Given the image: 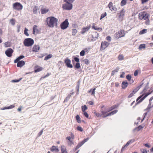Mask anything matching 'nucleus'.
Segmentation results:
<instances>
[{
	"instance_id": "1",
	"label": "nucleus",
	"mask_w": 153,
	"mask_h": 153,
	"mask_svg": "<svg viewBox=\"0 0 153 153\" xmlns=\"http://www.w3.org/2000/svg\"><path fill=\"white\" fill-rule=\"evenodd\" d=\"M58 19L55 17L51 16L46 19V22L48 26L53 27L54 26H57Z\"/></svg>"
},
{
	"instance_id": "2",
	"label": "nucleus",
	"mask_w": 153,
	"mask_h": 153,
	"mask_svg": "<svg viewBox=\"0 0 153 153\" xmlns=\"http://www.w3.org/2000/svg\"><path fill=\"white\" fill-rule=\"evenodd\" d=\"M149 15L145 11L140 13L139 14V18L140 20L143 19L146 20L145 23L146 25H149L150 24L149 19Z\"/></svg>"
},
{
	"instance_id": "3",
	"label": "nucleus",
	"mask_w": 153,
	"mask_h": 153,
	"mask_svg": "<svg viewBox=\"0 0 153 153\" xmlns=\"http://www.w3.org/2000/svg\"><path fill=\"white\" fill-rule=\"evenodd\" d=\"M33 43V40L32 39L30 38L25 39L23 42L24 45L26 47L31 46Z\"/></svg>"
},
{
	"instance_id": "4",
	"label": "nucleus",
	"mask_w": 153,
	"mask_h": 153,
	"mask_svg": "<svg viewBox=\"0 0 153 153\" xmlns=\"http://www.w3.org/2000/svg\"><path fill=\"white\" fill-rule=\"evenodd\" d=\"M125 31L124 30H120L116 33L114 35V37L117 39H119L121 37L124 36Z\"/></svg>"
},
{
	"instance_id": "5",
	"label": "nucleus",
	"mask_w": 153,
	"mask_h": 153,
	"mask_svg": "<svg viewBox=\"0 0 153 153\" xmlns=\"http://www.w3.org/2000/svg\"><path fill=\"white\" fill-rule=\"evenodd\" d=\"M69 23L68 19H66L65 20L62 22L60 25V26L62 30H65L67 29L69 26Z\"/></svg>"
},
{
	"instance_id": "6",
	"label": "nucleus",
	"mask_w": 153,
	"mask_h": 153,
	"mask_svg": "<svg viewBox=\"0 0 153 153\" xmlns=\"http://www.w3.org/2000/svg\"><path fill=\"white\" fill-rule=\"evenodd\" d=\"M151 93H146L145 95L143 94L139 97L137 99L136 101L137 102V103H139L141 102L144 99L147 97L149 94Z\"/></svg>"
},
{
	"instance_id": "7",
	"label": "nucleus",
	"mask_w": 153,
	"mask_h": 153,
	"mask_svg": "<svg viewBox=\"0 0 153 153\" xmlns=\"http://www.w3.org/2000/svg\"><path fill=\"white\" fill-rule=\"evenodd\" d=\"M125 11L123 10H121L117 13V17H118V19L120 21H122L124 17Z\"/></svg>"
},
{
	"instance_id": "8",
	"label": "nucleus",
	"mask_w": 153,
	"mask_h": 153,
	"mask_svg": "<svg viewBox=\"0 0 153 153\" xmlns=\"http://www.w3.org/2000/svg\"><path fill=\"white\" fill-rule=\"evenodd\" d=\"M72 3L66 2L63 4L62 7L63 10H71L72 8Z\"/></svg>"
},
{
	"instance_id": "9",
	"label": "nucleus",
	"mask_w": 153,
	"mask_h": 153,
	"mask_svg": "<svg viewBox=\"0 0 153 153\" xmlns=\"http://www.w3.org/2000/svg\"><path fill=\"white\" fill-rule=\"evenodd\" d=\"M13 8L16 10H22L23 6L20 3L16 2L13 4Z\"/></svg>"
},
{
	"instance_id": "10",
	"label": "nucleus",
	"mask_w": 153,
	"mask_h": 153,
	"mask_svg": "<svg viewBox=\"0 0 153 153\" xmlns=\"http://www.w3.org/2000/svg\"><path fill=\"white\" fill-rule=\"evenodd\" d=\"M13 51L11 48L7 49L5 51V54L8 57H11L12 56Z\"/></svg>"
},
{
	"instance_id": "11",
	"label": "nucleus",
	"mask_w": 153,
	"mask_h": 153,
	"mask_svg": "<svg viewBox=\"0 0 153 153\" xmlns=\"http://www.w3.org/2000/svg\"><path fill=\"white\" fill-rule=\"evenodd\" d=\"M109 43L106 42L104 41L103 42H102L101 43L100 49L101 50H104L109 45Z\"/></svg>"
},
{
	"instance_id": "12",
	"label": "nucleus",
	"mask_w": 153,
	"mask_h": 153,
	"mask_svg": "<svg viewBox=\"0 0 153 153\" xmlns=\"http://www.w3.org/2000/svg\"><path fill=\"white\" fill-rule=\"evenodd\" d=\"M89 139V138L88 137L84 139L83 141L79 143L75 148V150H76L81 146L85 142H87Z\"/></svg>"
},
{
	"instance_id": "13",
	"label": "nucleus",
	"mask_w": 153,
	"mask_h": 153,
	"mask_svg": "<svg viewBox=\"0 0 153 153\" xmlns=\"http://www.w3.org/2000/svg\"><path fill=\"white\" fill-rule=\"evenodd\" d=\"M64 62L68 67L71 68H73L72 65L71 64V61L68 58H67L65 59Z\"/></svg>"
},
{
	"instance_id": "14",
	"label": "nucleus",
	"mask_w": 153,
	"mask_h": 153,
	"mask_svg": "<svg viewBox=\"0 0 153 153\" xmlns=\"http://www.w3.org/2000/svg\"><path fill=\"white\" fill-rule=\"evenodd\" d=\"M101 113L102 115L103 116V117H104V116H106L105 114L108 112H109L108 110L107 111L106 108H105V106L103 105L101 107Z\"/></svg>"
},
{
	"instance_id": "15",
	"label": "nucleus",
	"mask_w": 153,
	"mask_h": 153,
	"mask_svg": "<svg viewBox=\"0 0 153 153\" xmlns=\"http://www.w3.org/2000/svg\"><path fill=\"white\" fill-rule=\"evenodd\" d=\"M134 141V139L128 141L126 144L124 146L122 147L121 152L124 151L130 143L133 142Z\"/></svg>"
},
{
	"instance_id": "16",
	"label": "nucleus",
	"mask_w": 153,
	"mask_h": 153,
	"mask_svg": "<svg viewBox=\"0 0 153 153\" xmlns=\"http://www.w3.org/2000/svg\"><path fill=\"white\" fill-rule=\"evenodd\" d=\"M17 66L18 67H22L23 66H24L25 64V62L23 61L22 60L21 61H18L17 62Z\"/></svg>"
},
{
	"instance_id": "17",
	"label": "nucleus",
	"mask_w": 153,
	"mask_h": 153,
	"mask_svg": "<svg viewBox=\"0 0 153 153\" xmlns=\"http://www.w3.org/2000/svg\"><path fill=\"white\" fill-rule=\"evenodd\" d=\"M50 150L51 152H53L54 151L56 152H58L59 151V149L57 146H53L50 149Z\"/></svg>"
},
{
	"instance_id": "18",
	"label": "nucleus",
	"mask_w": 153,
	"mask_h": 153,
	"mask_svg": "<svg viewBox=\"0 0 153 153\" xmlns=\"http://www.w3.org/2000/svg\"><path fill=\"white\" fill-rule=\"evenodd\" d=\"M128 83L126 81H123L122 82V88L123 89H125L127 88L128 85Z\"/></svg>"
},
{
	"instance_id": "19",
	"label": "nucleus",
	"mask_w": 153,
	"mask_h": 153,
	"mask_svg": "<svg viewBox=\"0 0 153 153\" xmlns=\"http://www.w3.org/2000/svg\"><path fill=\"white\" fill-rule=\"evenodd\" d=\"M15 104H14L13 105H10L8 107H5L4 108H1V110H4V109H9L13 108L15 107V106H16Z\"/></svg>"
},
{
	"instance_id": "20",
	"label": "nucleus",
	"mask_w": 153,
	"mask_h": 153,
	"mask_svg": "<svg viewBox=\"0 0 153 153\" xmlns=\"http://www.w3.org/2000/svg\"><path fill=\"white\" fill-rule=\"evenodd\" d=\"M62 153H68L66 148L64 146H62L61 147Z\"/></svg>"
},
{
	"instance_id": "21",
	"label": "nucleus",
	"mask_w": 153,
	"mask_h": 153,
	"mask_svg": "<svg viewBox=\"0 0 153 153\" xmlns=\"http://www.w3.org/2000/svg\"><path fill=\"white\" fill-rule=\"evenodd\" d=\"M117 111V110H115L114 111H113L107 114L106 116H104V117H107V116H111V115H113L114 114L116 113Z\"/></svg>"
},
{
	"instance_id": "22",
	"label": "nucleus",
	"mask_w": 153,
	"mask_h": 153,
	"mask_svg": "<svg viewBox=\"0 0 153 153\" xmlns=\"http://www.w3.org/2000/svg\"><path fill=\"white\" fill-rule=\"evenodd\" d=\"M90 27H89L83 28L81 31V33L82 34H84L85 32L88 31Z\"/></svg>"
},
{
	"instance_id": "23",
	"label": "nucleus",
	"mask_w": 153,
	"mask_h": 153,
	"mask_svg": "<svg viewBox=\"0 0 153 153\" xmlns=\"http://www.w3.org/2000/svg\"><path fill=\"white\" fill-rule=\"evenodd\" d=\"M119 69H120L119 67H117L116 68V69H115V70L113 71H112L111 74V76H114L116 73L118 71Z\"/></svg>"
},
{
	"instance_id": "24",
	"label": "nucleus",
	"mask_w": 153,
	"mask_h": 153,
	"mask_svg": "<svg viewBox=\"0 0 153 153\" xmlns=\"http://www.w3.org/2000/svg\"><path fill=\"white\" fill-rule=\"evenodd\" d=\"M24 57V56L23 55H21L19 56L18 58H17L14 61V62L15 63H17L20 60L23 58Z\"/></svg>"
},
{
	"instance_id": "25",
	"label": "nucleus",
	"mask_w": 153,
	"mask_h": 153,
	"mask_svg": "<svg viewBox=\"0 0 153 153\" xmlns=\"http://www.w3.org/2000/svg\"><path fill=\"white\" fill-rule=\"evenodd\" d=\"M77 30L75 29H72V35L73 36H75L77 33Z\"/></svg>"
},
{
	"instance_id": "26",
	"label": "nucleus",
	"mask_w": 153,
	"mask_h": 153,
	"mask_svg": "<svg viewBox=\"0 0 153 153\" xmlns=\"http://www.w3.org/2000/svg\"><path fill=\"white\" fill-rule=\"evenodd\" d=\"M37 26L36 25H34L33 27V34H35V33H36L37 31Z\"/></svg>"
},
{
	"instance_id": "27",
	"label": "nucleus",
	"mask_w": 153,
	"mask_h": 153,
	"mask_svg": "<svg viewBox=\"0 0 153 153\" xmlns=\"http://www.w3.org/2000/svg\"><path fill=\"white\" fill-rule=\"evenodd\" d=\"M38 50V46L37 45H34L32 51H33L37 52Z\"/></svg>"
},
{
	"instance_id": "28",
	"label": "nucleus",
	"mask_w": 153,
	"mask_h": 153,
	"mask_svg": "<svg viewBox=\"0 0 153 153\" xmlns=\"http://www.w3.org/2000/svg\"><path fill=\"white\" fill-rule=\"evenodd\" d=\"M53 55L51 54H49L46 56L44 59L45 60H47L49 59H50L52 57Z\"/></svg>"
},
{
	"instance_id": "29",
	"label": "nucleus",
	"mask_w": 153,
	"mask_h": 153,
	"mask_svg": "<svg viewBox=\"0 0 153 153\" xmlns=\"http://www.w3.org/2000/svg\"><path fill=\"white\" fill-rule=\"evenodd\" d=\"M141 86V85L137 87L136 88L134 89L133 91H132V93H134V94H135L137 91L139 90V89L140 88V87Z\"/></svg>"
},
{
	"instance_id": "30",
	"label": "nucleus",
	"mask_w": 153,
	"mask_h": 153,
	"mask_svg": "<svg viewBox=\"0 0 153 153\" xmlns=\"http://www.w3.org/2000/svg\"><path fill=\"white\" fill-rule=\"evenodd\" d=\"M88 108L86 105H84L82 106V112H85V111Z\"/></svg>"
},
{
	"instance_id": "31",
	"label": "nucleus",
	"mask_w": 153,
	"mask_h": 153,
	"mask_svg": "<svg viewBox=\"0 0 153 153\" xmlns=\"http://www.w3.org/2000/svg\"><path fill=\"white\" fill-rule=\"evenodd\" d=\"M71 137L70 136L67 137L66 138V139L68 140L70 143V145L74 144L73 141L72 140H71Z\"/></svg>"
},
{
	"instance_id": "32",
	"label": "nucleus",
	"mask_w": 153,
	"mask_h": 153,
	"mask_svg": "<svg viewBox=\"0 0 153 153\" xmlns=\"http://www.w3.org/2000/svg\"><path fill=\"white\" fill-rule=\"evenodd\" d=\"M143 128V127L142 126H141L140 125L138 127L135 128V130L137 131H139L141 129H142Z\"/></svg>"
},
{
	"instance_id": "33",
	"label": "nucleus",
	"mask_w": 153,
	"mask_h": 153,
	"mask_svg": "<svg viewBox=\"0 0 153 153\" xmlns=\"http://www.w3.org/2000/svg\"><path fill=\"white\" fill-rule=\"evenodd\" d=\"M4 45L5 47H10L11 46V44L10 42H5Z\"/></svg>"
},
{
	"instance_id": "34",
	"label": "nucleus",
	"mask_w": 153,
	"mask_h": 153,
	"mask_svg": "<svg viewBox=\"0 0 153 153\" xmlns=\"http://www.w3.org/2000/svg\"><path fill=\"white\" fill-rule=\"evenodd\" d=\"M119 60H122L124 59V56L122 54H120L118 57Z\"/></svg>"
},
{
	"instance_id": "35",
	"label": "nucleus",
	"mask_w": 153,
	"mask_h": 153,
	"mask_svg": "<svg viewBox=\"0 0 153 153\" xmlns=\"http://www.w3.org/2000/svg\"><path fill=\"white\" fill-rule=\"evenodd\" d=\"M116 107H117L116 105H113V106H111V107H110V108H109L108 109V111H109H109L113 110Z\"/></svg>"
},
{
	"instance_id": "36",
	"label": "nucleus",
	"mask_w": 153,
	"mask_h": 153,
	"mask_svg": "<svg viewBox=\"0 0 153 153\" xmlns=\"http://www.w3.org/2000/svg\"><path fill=\"white\" fill-rule=\"evenodd\" d=\"M94 34L91 36L93 38H97L98 37V33L97 32L94 33Z\"/></svg>"
},
{
	"instance_id": "37",
	"label": "nucleus",
	"mask_w": 153,
	"mask_h": 153,
	"mask_svg": "<svg viewBox=\"0 0 153 153\" xmlns=\"http://www.w3.org/2000/svg\"><path fill=\"white\" fill-rule=\"evenodd\" d=\"M76 118L78 123H81L80 118L78 115H77L76 116Z\"/></svg>"
},
{
	"instance_id": "38",
	"label": "nucleus",
	"mask_w": 153,
	"mask_h": 153,
	"mask_svg": "<svg viewBox=\"0 0 153 153\" xmlns=\"http://www.w3.org/2000/svg\"><path fill=\"white\" fill-rule=\"evenodd\" d=\"M126 3V0H122L121 2V6H123Z\"/></svg>"
},
{
	"instance_id": "39",
	"label": "nucleus",
	"mask_w": 153,
	"mask_h": 153,
	"mask_svg": "<svg viewBox=\"0 0 153 153\" xmlns=\"http://www.w3.org/2000/svg\"><path fill=\"white\" fill-rule=\"evenodd\" d=\"M126 78L128 81H130L131 78V76L129 74H128L126 76Z\"/></svg>"
},
{
	"instance_id": "40",
	"label": "nucleus",
	"mask_w": 153,
	"mask_h": 153,
	"mask_svg": "<svg viewBox=\"0 0 153 153\" xmlns=\"http://www.w3.org/2000/svg\"><path fill=\"white\" fill-rule=\"evenodd\" d=\"M147 30L146 29H144L140 31V34H144L146 33Z\"/></svg>"
},
{
	"instance_id": "41",
	"label": "nucleus",
	"mask_w": 153,
	"mask_h": 153,
	"mask_svg": "<svg viewBox=\"0 0 153 153\" xmlns=\"http://www.w3.org/2000/svg\"><path fill=\"white\" fill-rule=\"evenodd\" d=\"M145 48V44H142L140 45L139 47V49H142L143 48Z\"/></svg>"
},
{
	"instance_id": "42",
	"label": "nucleus",
	"mask_w": 153,
	"mask_h": 153,
	"mask_svg": "<svg viewBox=\"0 0 153 153\" xmlns=\"http://www.w3.org/2000/svg\"><path fill=\"white\" fill-rule=\"evenodd\" d=\"M107 15V13L106 12H105L104 13L101 14V17L100 19V20H101L102 19L104 18Z\"/></svg>"
},
{
	"instance_id": "43",
	"label": "nucleus",
	"mask_w": 153,
	"mask_h": 153,
	"mask_svg": "<svg viewBox=\"0 0 153 153\" xmlns=\"http://www.w3.org/2000/svg\"><path fill=\"white\" fill-rule=\"evenodd\" d=\"M113 3L112 2H110L108 4V7L110 10L112 9V10H114L112 7Z\"/></svg>"
},
{
	"instance_id": "44",
	"label": "nucleus",
	"mask_w": 153,
	"mask_h": 153,
	"mask_svg": "<svg viewBox=\"0 0 153 153\" xmlns=\"http://www.w3.org/2000/svg\"><path fill=\"white\" fill-rule=\"evenodd\" d=\"M34 70L35 73L38 72V65L35 66L34 67Z\"/></svg>"
},
{
	"instance_id": "45",
	"label": "nucleus",
	"mask_w": 153,
	"mask_h": 153,
	"mask_svg": "<svg viewBox=\"0 0 153 153\" xmlns=\"http://www.w3.org/2000/svg\"><path fill=\"white\" fill-rule=\"evenodd\" d=\"M27 31L28 29H27L26 28H25L24 34L27 36H29V34L27 33Z\"/></svg>"
},
{
	"instance_id": "46",
	"label": "nucleus",
	"mask_w": 153,
	"mask_h": 153,
	"mask_svg": "<svg viewBox=\"0 0 153 153\" xmlns=\"http://www.w3.org/2000/svg\"><path fill=\"white\" fill-rule=\"evenodd\" d=\"M92 28L94 29L95 30H99L100 29L102 30L100 28L97 27L95 26L94 25L92 26Z\"/></svg>"
},
{
	"instance_id": "47",
	"label": "nucleus",
	"mask_w": 153,
	"mask_h": 153,
	"mask_svg": "<svg viewBox=\"0 0 153 153\" xmlns=\"http://www.w3.org/2000/svg\"><path fill=\"white\" fill-rule=\"evenodd\" d=\"M75 0H64V1L65 2L72 3Z\"/></svg>"
},
{
	"instance_id": "48",
	"label": "nucleus",
	"mask_w": 153,
	"mask_h": 153,
	"mask_svg": "<svg viewBox=\"0 0 153 153\" xmlns=\"http://www.w3.org/2000/svg\"><path fill=\"white\" fill-rule=\"evenodd\" d=\"M10 23L13 25H14L15 24V20L13 19L10 20Z\"/></svg>"
},
{
	"instance_id": "49",
	"label": "nucleus",
	"mask_w": 153,
	"mask_h": 153,
	"mask_svg": "<svg viewBox=\"0 0 153 153\" xmlns=\"http://www.w3.org/2000/svg\"><path fill=\"white\" fill-rule=\"evenodd\" d=\"M77 130L80 131H83V129L82 128V127L79 126H78L77 127Z\"/></svg>"
},
{
	"instance_id": "50",
	"label": "nucleus",
	"mask_w": 153,
	"mask_h": 153,
	"mask_svg": "<svg viewBox=\"0 0 153 153\" xmlns=\"http://www.w3.org/2000/svg\"><path fill=\"white\" fill-rule=\"evenodd\" d=\"M75 67L77 69L79 68L80 67L79 63V62L76 63Z\"/></svg>"
},
{
	"instance_id": "51",
	"label": "nucleus",
	"mask_w": 153,
	"mask_h": 153,
	"mask_svg": "<svg viewBox=\"0 0 153 153\" xmlns=\"http://www.w3.org/2000/svg\"><path fill=\"white\" fill-rule=\"evenodd\" d=\"M94 114L95 115H96V116L97 117H100L102 115V114H100V113H98L95 112V113Z\"/></svg>"
},
{
	"instance_id": "52",
	"label": "nucleus",
	"mask_w": 153,
	"mask_h": 153,
	"mask_svg": "<svg viewBox=\"0 0 153 153\" xmlns=\"http://www.w3.org/2000/svg\"><path fill=\"white\" fill-rule=\"evenodd\" d=\"M85 52L84 51L82 50L80 53V55L81 56H83L85 55Z\"/></svg>"
},
{
	"instance_id": "53",
	"label": "nucleus",
	"mask_w": 153,
	"mask_h": 153,
	"mask_svg": "<svg viewBox=\"0 0 153 153\" xmlns=\"http://www.w3.org/2000/svg\"><path fill=\"white\" fill-rule=\"evenodd\" d=\"M139 72V71L138 70H136L134 73V76H137L138 73Z\"/></svg>"
},
{
	"instance_id": "54",
	"label": "nucleus",
	"mask_w": 153,
	"mask_h": 153,
	"mask_svg": "<svg viewBox=\"0 0 153 153\" xmlns=\"http://www.w3.org/2000/svg\"><path fill=\"white\" fill-rule=\"evenodd\" d=\"M96 90V88H94L93 89H92V93L91 95L94 96L95 93V90Z\"/></svg>"
},
{
	"instance_id": "55",
	"label": "nucleus",
	"mask_w": 153,
	"mask_h": 153,
	"mask_svg": "<svg viewBox=\"0 0 153 153\" xmlns=\"http://www.w3.org/2000/svg\"><path fill=\"white\" fill-rule=\"evenodd\" d=\"M84 62H85V63L86 64H88L89 63V60L87 59H85L84 60Z\"/></svg>"
},
{
	"instance_id": "56",
	"label": "nucleus",
	"mask_w": 153,
	"mask_h": 153,
	"mask_svg": "<svg viewBox=\"0 0 153 153\" xmlns=\"http://www.w3.org/2000/svg\"><path fill=\"white\" fill-rule=\"evenodd\" d=\"M83 114L86 118H88V114L86 112H84Z\"/></svg>"
},
{
	"instance_id": "57",
	"label": "nucleus",
	"mask_w": 153,
	"mask_h": 153,
	"mask_svg": "<svg viewBox=\"0 0 153 153\" xmlns=\"http://www.w3.org/2000/svg\"><path fill=\"white\" fill-rule=\"evenodd\" d=\"M134 95V93H133L132 92L128 96V98H130L132 97H133Z\"/></svg>"
},
{
	"instance_id": "58",
	"label": "nucleus",
	"mask_w": 153,
	"mask_h": 153,
	"mask_svg": "<svg viewBox=\"0 0 153 153\" xmlns=\"http://www.w3.org/2000/svg\"><path fill=\"white\" fill-rule=\"evenodd\" d=\"M142 153H147L148 151L146 149H143L142 151Z\"/></svg>"
},
{
	"instance_id": "59",
	"label": "nucleus",
	"mask_w": 153,
	"mask_h": 153,
	"mask_svg": "<svg viewBox=\"0 0 153 153\" xmlns=\"http://www.w3.org/2000/svg\"><path fill=\"white\" fill-rule=\"evenodd\" d=\"M74 59L76 62H79V59L77 57H75L74 58Z\"/></svg>"
},
{
	"instance_id": "60",
	"label": "nucleus",
	"mask_w": 153,
	"mask_h": 153,
	"mask_svg": "<svg viewBox=\"0 0 153 153\" xmlns=\"http://www.w3.org/2000/svg\"><path fill=\"white\" fill-rule=\"evenodd\" d=\"M153 100V96L152 97H151L149 100V105H151L152 104V101Z\"/></svg>"
},
{
	"instance_id": "61",
	"label": "nucleus",
	"mask_w": 153,
	"mask_h": 153,
	"mask_svg": "<svg viewBox=\"0 0 153 153\" xmlns=\"http://www.w3.org/2000/svg\"><path fill=\"white\" fill-rule=\"evenodd\" d=\"M70 135H71L70 137L71 138V139L73 140L74 139V134L73 133H71Z\"/></svg>"
},
{
	"instance_id": "62",
	"label": "nucleus",
	"mask_w": 153,
	"mask_h": 153,
	"mask_svg": "<svg viewBox=\"0 0 153 153\" xmlns=\"http://www.w3.org/2000/svg\"><path fill=\"white\" fill-rule=\"evenodd\" d=\"M106 39L108 41H110L111 40V38L110 36H107L106 37Z\"/></svg>"
},
{
	"instance_id": "63",
	"label": "nucleus",
	"mask_w": 153,
	"mask_h": 153,
	"mask_svg": "<svg viewBox=\"0 0 153 153\" xmlns=\"http://www.w3.org/2000/svg\"><path fill=\"white\" fill-rule=\"evenodd\" d=\"M125 74V72H122V74L120 75V77L123 78L124 77Z\"/></svg>"
},
{
	"instance_id": "64",
	"label": "nucleus",
	"mask_w": 153,
	"mask_h": 153,
	"mask_svg": "<svg viewBox=\"0 0 153 153\" xmlns=\"http://www.w3.org/2000/svg\"><path fill=\"white\" fill-rule=\"evenodd\" d=\"M144 145L145 146H146L147 147H148V148L150 147V146L147 143L144 144Z\"/></svg>"
}]
</instances>
